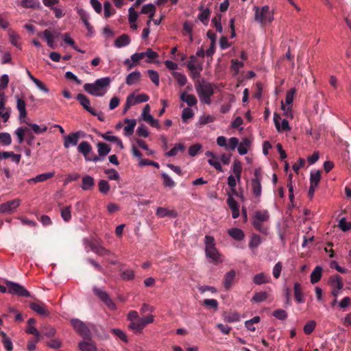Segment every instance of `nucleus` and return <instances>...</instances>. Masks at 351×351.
Wrapping results in <instances>:
<instances>
[{
	"instance_id": "f257e3e1",
	"label": "nucleus",
	"mask_w": 351,
	"mask_h": 351,
	"mask_svg": "<svg viewBox=\"0 0 351 351\" xmlns=\"http://www.w3.org/2000/svg\"><path fill=\"white\" fill-rule=\"evenodd\" d=\"M110 83V79L108 77L97 80L94 83H86L84 85V89L88 93L96 96L102 97L107 92V88Z\"/></svg>"
},
{
	"instance_id": "f03ea898",
	"label": "nucleus",
	"mask_w": 351,
	"mask_h": 351,
	"mask_svg": "<svg viewBox=\"0 0 351 351\" xmlns=\"http://www.w3.org/2000/svg\"><path fill=\"white\" fill-rule=\"evenodd\" d=\"M195 86L200 101L210 105L211 104V97L215 93L213 84L202 80V82H197Z\"/></svg>"
},
{
	"instance_id": "7ed1b4c3",
	"label": "nucleus",
	"mask_w": 351,
	"mask_h": 351,
	"mask_svg": "<svg viewBox=\"0 0 351 351\" xmlns=\"http://www.w3.org/2000/svg\"><path fill=\"white\" fill-rule=\"evenodd\" d=\"M206 254V256L211 258L214 262L220 261V254L215 247V239L213 237L206 235L205 237Z\"/></svg>"
},
{
	"instance_id": "20e7f679",
	"label": "nucleus",
	"mask_w": 351,
	"mask_h": 351,
	"mask_svg": "<svg viewBox=\"0 0 351 351\" xmlns=\"http://www.w3.org/2000/svg\"><path fill=\"white\" fill-rule=\"evenodd\" d=\"M4 283L8 287V292L19 297L29 298L31 294L23 286L19 283L5 280Z\"/></svg>"
},
{
	"instance_id": "39448f33",
	"label": "nucleus",
	"mask_w": 351,
	"mask_h": 351,
	"mask_svg": "<svg viewBox=\"0 0 351 351\" xmlns=\"http://www.w3.org/2000/svg\"><path fill=\"white\" fill-rule=\"evenodd\" d=\"M153 322V315L140 317L139 319L130 322L128 325V328L131 329L136 333H140L148 324L152 323Z\"/></svg>"
},
{
	"instance_id": "423d86ee",
	"label": "nucleus",
	"mask_w": 351,
	"mask_h": 351,
	"mask_svg": "<svg viewBox=\"0 0 351 351\" xmlns=\"http://www.w3.org/2000/svg\"><path fill=\"white\" fill-rule=\"evenodd\" d=\"M255 19L258 22H271L274 19L273 12L268 5L255 8Z\"/></svg>"
},
{
	"instance_id": "0eeeda50",
	"label": "nucleus",
	"mask_w": 351,
	"mask_h": 351,
	"mask_svg": "<svg viewBox=\"0 0 351 351\" xmlns=\"http://www.w3.org/2000/svg\"><path fill=\"white\" fill-rule=\"evenodd\" d=\"M93 148L91 145L87 141H82L78 147L77 151L81 153L86 161H93L97 162L101 160L100 157L95 154H93L92 157H90L88 154L91 152Z\"/></svg>"
},
{
	"instance_id": "6e6552de",
	"label": "nucleus",
	"mask_w": 351,
	"mask_h": 351,
	"mask_svg": "<svg viewBox=\"0 0 351 351\" xmlns=\"http://www.w3.org/2000/svg\"><path fill=\"white\" fill-rule=\"evenodd\" d=\"M71 322L73 327L83 339H90V331L84 322L77 319H73Z\"/></svg>"
},
{
	"instance_id": "1a4fd4ad",
	"label": "nucleus",
	"mask_w": 351,
	"mask_h": 351,
	"mask_svg": "<svg viewBox=\"0 0 351 351\" xmlns=\"http://www.w3.org/2000/svg\"><path fill=\"white\" fill-rule=\"evenodd\" d=\"M21 200L14 199L0 204L1 214H12L19 206Z\"/></svg>"
},
{
	"instance_id": "9d476101",
	"label": "nucleus",
	"mask_w": 351,
	"mask_h": 351,
	"mask_svg": "<svg viewBox=\"0 0 351 351\" xmlns=\"http://www.w3.org/2000/svg\"><path fill=\"white\" fill-rule=\"evenodd\" d=\"M25 133L27 134V138L26 139V142L29 145H32L34 140V136L30 132V130L28 128H23L20 127L17 128V130L15 131V134L18 137V141L19 143H22L24 141V136Z\"/></svg>"
},
{
	"instance_id": "9b49d317",
	"label": "nucleus",
	"mask_w": 351,
	"mask_h": 351,
	"mask_svg": "<svg viewBox=\"0 0 351 351\" xmlns=\"http://www.w3.org/2000/svg\"><path fill=\"white\" fill-rule=\"evenodd\" d=\"M76 99L80 102L81 106L89 113L93 116L97 115V112L90 106L89 99L84 94L79 93L76 96Z\"/></svg>"
},
{
	"instance_id": "f8f14e48",
	"label": "nucleus",
	"mask_w": 351,
	"mask_h": 351,
	"mask_svg": "<svg viewBox=\"0 0 351 351\" xmlns=\"http://www.w3.org/2000/svg\"><path fill=\"white\" fill-rule=\"evenodd\" d=\"M94 293L102 301L104 302L106 306H108L110 309H114L115 308V304L112 302V300L110 298V296L108 294L98 288H94L93 289Z\"/></svg>"
},
{
	"instance_id": "ddd939ff",
	"label": "nucleus",
	"mask_w": 351,
	"mask_h": 351,
	"mask_svg": "<svg viewBox=\"0 0 351 351\" xmlns=\"http://www.w3.org/2000/svg\"><path fill=\"white\" fill-rule=\"evenodd\" d=\"M82 132L78 131L76 132H72L64 137V147L69 148L71 145H77L78 141L80 138V134Z\"/></svg>"
},
{
	"instance_id": "4468645a",
	"label": "nucleus",
	"mask_w": 351,
	"mask_h": 351,
	"mask_svg": "<svg viewBox=\"0 0 351 351\" xmlns=\"http://www.w3.org/2000/svg\"><path fill=\"white\" fill-rule=\"evenodd\" d=\"M150 108L148 104H147L143 110L142 113V117L143 119L148 123L152 127L156 128H160V124L158 123V121L154 119V117L150 114Z\"/></svg>"
},
{
	"instance_id": "2eb2a0df",
	"label": "nucleus",
	"mask_w": 351,
	"mask_h": 351,
	"mask_svg": "<svg viewBox=\"0 0 351 351\" xmlns=\"http://www.w3.org/2000/svg\"><path fill=\"white\" fill-rule=\"evenodd\" d=\"M29 306L32 310L35 311L37 314L41 316H48L49 315V312L47 308L46 305L41 302H32L29 304Z\"/></svg>"
},
{
	"instance_id": "dca6fc26",
	"label": "nucleus",
	"mask_w": 351,
	"mask_h": 351,
	"mask_svg": "<svg viewBox=\"0 0 351 351\" xmlns=\"http://www.w3.org/2000/svg\"><path fill=\"white\" fill-rule=\"evenodd\" d=\"M280 119H281L280 116L277 113H274V124H275L276 130L278 132L290 130L291 128L289 126V121L287 119H282V125L280 126Z\"/></svg>"
},
{
	"instance_id": "f3484780",
	"label": "nucleus",
	"mask_w": 351,
	"mask_h": 351,
	"mask_svg": "<svg viewBox=\"0 0 351 351\" xmlns=\"http://www.w3.org/2000/svg\"><path fill=\"white\" fill-rule=\"evenodd\" d=\"M95 185V179L89 175H85L82 178L81 189L84 191H91Z\"/></svg>"
},
{
	"instance_id": "a211bd4d",
	"label": "nucleus",
	"mask_w": 351,
	"mask_h": 351,
	"mask_svg": "<svg viewBox=\"0 0 351 351\" xmlns=\"http://www.w3.org/2000/svg\"><path fill=\"white\" fill-rule=\"evenodd\" d=\"M55 176V172H48L45 173L39 174L35 178H31L28 180V183H36V182H42L46 181Z\"/></svg>"
},
{
	"instance_id": "6ab92c4d",
	"label": "nucleus",
	"mask_w": 351,
	"mask_h": 351,
	"mask_svg": "<svg viewBox=\"0 0 351 351\" xmlns=\"http://www.w3.org/2000/svg\"><path fill=\"white\" fill-rule=\"evenodd\" d=\"M270 281L271 277L263 272L256 274L253 278V282L257 285L269 283Z\"/></svg>"
},
{
	"instance_id": "aec40b11",
	"label": "nucleus",
	"mask_w": 351,
	"mask_h": 351,
	"mask_svg": "<svg viewBox=\"0 0 351 351\" xmlns=\"http://www.w3.org/2000/svg\"><path fill=\"white\" fill-rule=\"evenodd\" d=\"M235 276L236 272L234 269H231L225 274L223 278V285L226 289L228 290L231 287L235 278Z\"/></svg>"
},
{
	"instance_id": "412c9836",
	"label": "nucleus",
	"mask_w": 351,
	"mask_h": 351,
	"mask_svg": "<svg viewBox=\"0 0 351 351\" xmlns=\"http://www.w3.org/2000/svg\"><path fill=\"white\" fill-rule=\"evenodd\" d=\"M156 215L159 217H177V212L174 210H169L165 208L162 207H158L156 210Z\"/></svg>"
},
{
	"instance_id": "4be33fe9",
	"label": "nucleus",
	"mask_w": 351,
	"mask_h": 351,
	"mask_svg": "<svg viewBox=\"0 0 351 351\" xmlns=\"http://www.w3.org/2000/svg\"><path fill=\"white\" fill-rule=\"evenodd\" d=\"M252 192L256 198H259L262 193V186L260 180L252 179Z\"/></svg>"
},
{
	"instance_id": "5701e85b",
	"label": "nucleus",
	"mask_w": 351,
	"mask_h": 351,
	"mask_svg": "<svg viewBox=\"0 0 351 351\" xmlns=\"http://www.w3.org/2000/svg\"><path fill=\"white\" fill-rule=\"evenodd\" d=\"M130 38L128 34H122L121 36H119L115 40H114V46L117 48H121L125 46H128L130 43Z\"/></svg>"
},
{
	"instance_id": "b1692460",
	"label": "nucleus",
	"mask_w": 351,
	"mask_h": 351,
	"mask_svg": "<svg viewBox=\"0 0 351 351\" xmlns=\"http://www.w3.org/2000/svg\"><path fill=\"white\" fill-rule=\"evenodd\" d=\"M90 247L93 252L99 256H106L110 254V252L108 250L96 243H91L90 244Z\"/></svg>"
},
{
	"instance_id": "393cba45",
	"label": "nucleus",
	"mask_w": 351,
	"mask_h": 351,
	"mask_svg": "<svg viewBox=\"0 0 351 351\" xmlns=\"http://www.w3.org/2000/svg\"><path fill=\"white\" fill-rule=\"evenodd\" d=\"M329 283L332 289H342L343 283L342 278L339 275H334L330 277Z\"/></svg>"
},
{
	"instance_id": "a878e982",
	"label": "nucleus",
	"mask_w": 351,
	"mask_h": 351,
	"mask_svg": "<svg viewBox=\"0 0 351 351\" xmlns=\"http://www.w3.org/2000/svg\"><path fill=\"white\" fill-rule=\"evenodd\" d=\"M294 295L295 300L298 303H304V298L302 293V285L299 282H295L294 284Z\"/></svg>"
},
{
	"instance_id": "bb28decb",
	"label": "nucleus",
	"mask_w": 351,
	"mask_h": 351,
	"mask_svg": "<svg viewBox=\"0 0 351 351\" xmlns=\"http://www.w3.org/2000/svg\"><path fill=\"white\" fill-rule=\"evenodd\" d=\"M180 99L186 102L189 106H195L197 103V100L194 95L187 94L186 92H183L181 94Z\"/></svg>"
},
{
	"instance_id": "cd10ccee",
	"label": "nucleus",
	"mask_w": 351,
	"mask_h": 351,
	"mask_svg": "<svg viewBox=\"0 0 351 351\" xmlns=\"http://www.w3.org/2000/svg\"><path fill=\"white\" fill-rule=\"evenodd\" d=\"M269 219V214L267 210H258L252 217V221L265 222Z\"/></svg>"
},
{
	"instance_id": "c85d7f7f",
	"label": "nucleus",
	"mask_w": 351,
	"mask_h": 351,
	"mask_svg": "<svg viewBox=\"0 0 351 351\" xmlns=\"http://www.w3.org/2000/svg\"><path fill=\"white\" fill-rule=\"evenodd\" d=\"M228 234L237 241H241L245 237L244 232L239 228H233L228 230Z\"/></svg>"
},
{
	"instance_id": "c756f323",
	"label": "nucleus",
	"mask_w": 351,
	"mask_h": 351,
	"mask_svg": "<svg viewBox=\"0 0 351 351\" xmlns=\"http://www.w3.org/2000/svg\"><path fill=\"white\" fill-rule=\"evenodd\" d=\"M141 77V74L139 71H134L127 75L125 79V83L129 85H133L138 82Z\"/></svg>"
},
{
	"instance_id": "7c9ffc66",
	"label": "nucleus",
	"mask_w": 351,
	"mask_h": 351,
	"mask_svg": "<svg viewBox=\"0 0 351 351\" xmlns=\"http://www.w3.org/2000/svg\"><path fill=\"white\" fill-rule=\"evenodd\" d=\"M125 123H127V125L124 127L125 134L127 136H130L134 133V130L136 126V121L135 119H125Z\"/></svg>"
},
{
	"instance_id": "2f4dec72",
	"label": "nucleus",
	"mask_w": 351,
	"mask_h": 351,
	"mask_svg": "<svg viewBox=\"0 0 351 351\" xmlns=\"http://www.w3.org/2000/svg\"><path fill=\"white\" fill-rule=\"evenodd\" d=\"M322 267L320 266L315 267L311 274V282L315 284L319 282L322 278Z\"/></svg>"
},
{
	"instance_id": "473e14b6",
	"label": "nucleus",
	"mask_w": 351,
	"mask_h": 351,
	"mask_svg": "<svg viewBox=\"0 0 351 351\" xmlns=\"http://www.w3.org/2000/svg\"><path fill=\"white\" fill-rule=\"evenodd\" d=\"M97 147H98V154H99L98 156L100 157L101 160H102L101 157L108 155L111 150V147H110V145H108V144H106L105 143H101V142L98 143Z\"/></svg>"
},
{
	"instance_id": "72a5a7b5",
	"label": "nucleus",
	"mask_w": 351,
	"mask_h": 351,
	"mask_svg": "<svg viewBox=\"0 0 351 351\" xmlns=\"http://www.w3.org/2000/svg\"><path fill=\"white\" fill-rule=\"evenodd\" d=\"M20 5L24 8H40V3L39 0H21Z\"/></svg>"
},
{
	"instance_id": "f704fd0d",
	"label": "nucleus",
	"mask_w": 351,
	"mask_h": 351,
	"mask_svg": "<svg viewBox=\"0 0 351 351\" xmlns=\"http://www.w3.org/2000/svg\"><path fill=\"white\" fill-rule=\"evenodd\" d=\"M79 349L81 351H97V348L95 344L90 341H81L78 345Z\"/></svg>"
},
{
	"instance_id": "c9c22d12",
	"label": "nucleus",
	"mask_w": 351,
	"mask_h": 351,
	"mask_svg": "<svg viewBox=\"0 0 351 351\" xmlns=\"http://www.w3.org/2000/svg\"><path fill=\"white\" fill-rule=\"evenodd\" d=\"M111 132H108L105 134H102L101 136L104 139L110 142H114L120 147L121 149L123 148V145L121 140L117 136L111 135Z\"/></svg>"
},
{
	"instance_id": "e433bc0d",
	"label": "nucleus",
	"mask_w": 351,
	"mask_h": 351,
	"mask_svg": "<svg viewBox=\"0 0 351 351\" xmlns=\"http://www.w3.org/2000/svg\"><path fill=\"white\" fill-rule=\"evenodd\" d=\"M38 35L39 36H43L46 39L47 43V45L50 48L55 49L56 47V45L55 43L54 39L51 38V34H49V29H45L43 32H39L38 34Z\"/></svg>"
},
{
	"instance_id": "4c0bfd02",
	"label": "nucleus",
	"mask_w": 351,
	"mask_h": 351,
	"mask_svg": "<svg viewBox=\"0 0 351 351\" xmlns=\"http://www.w3.org/2000/svg\"><path fill=\"white\" fill-rule=\"evenodd\" d=\"M185 146L183 143H178L170 151L167 152L165 155L168 157H173L176 156L178 152H183Z\"/></svg>"
},
{
	"instance_id": "58836bf2",
	"label": "nucleus",
	"mask_w": 351,
	"mask_h": 351,
	"mask_svg": "<svg viewBox=\"0 0 351 351\" xmlns=\"http://www.w3.org/2000/svg\"><path fill=\"white\" fill-rule=\"evenodd\" d=\"M232 171L238 181L241 180L242 173V165L239 160H234L232 166Z\"/></svg>"
},
{
	"instance_id": "ea45409f",
	"label": "nucleus",
	"mask_w": 351,
	"mask_h": 351,
	"mask_svg": "<svg viewBox=\"0 0 351 351\" xmlns=\"http://www.w3.org/2000/svg\"><path fill=\"white\" fill-rule=\"evenodd\" d=\"M154 12L155 6L151 3L143 5L141 9L142 13L149 14V20L147 22H150L152 20Z\"/></svg>"
},
{
	"instance_id": "a19ab883",
	"label": "nucleus",
	"mask_w": 351,
	"mask_h": 351,
	"mask_svg": "<svg viewBox=\"0 0 351 351\" xmlns=\"http://www.w3.org/2000/svg\"><path fill=\"white\" fill-rule=\"evenodd\" d=\"M25 106H26L25 102L23 99L19 98L17 99L16 107H17L18 110L19 111L20 119L25 117L27 115Z\"/></svg>"
},
{
	"instance_id": "79ce46f5",
	"label": "nucleus",
	"mask_w": 351,
	"mask_h": 351,
	"mask_svg": "<svg viewBox=\"0 0 351 351\" xmlns=\"http://www.w3.org/2000/svg\"><path fill=\"white\" fill-rule=\"evenodd\" d=\"M27 125L31 128L33 132L36 134H43L47 130V127L45 125L40 126L36 123H27Z\"/></svg>"
},
{
	"instance_id": "37998d69",
	"label": "nucleus",
	"mask_w": 351,
	"mask_h": 351,
	"mask_svg": "<svg viewBox=\"0 0 351 351\" xmlns=\"http://www.w3.org/2000/svg\"><path fill=\"white\" fill-rule=\"evenodd\" d=\"M172 76L177 81L180 86H184L187 82V78L186 75L181 73L173 71L172 73Z\"/></svg>"
},
{
	"instance_id": "c03bdc74",
	"label": "nucleus",
	"mask_w": 351,
	"mask_h": 351,
	"mask_svg": "<svg viewBox=\"0 0 351 351\" xmlns=\"http://www.w3.org/2000/svg\"><path fill=\"white\" fill-rule=\"evenodd\" d=\"M163 185L165 187L173 188L176 186V182L170 178V176L166 173H162L161 174Z\"/></svg>"
},
{
	"instance_id": "a18cd8bd",
	"label": "nucleus",
	"mask_w": 351,
	"mask_h": 351,
	"mask_svg": "<svg viewBox=\"0 0 351 351\" xmlns=\"http://www.w3.org/2000/svg\"><path fill=\"white\" fill-rule=\"evenodd\" d=\"M267 297L268 294L265 291L256 292L253 296L252 301L260 303L267 300Z\"/></svg>"
},
{
	"instance_id": "49530a36",
	"label": "nucleus",
	"mask_w": 351,
	"mask_h": 351,
	"mask_svg": "<svg viewBox=\"0 0 351 351\" xmlns=\"http://www.w3.org/2000/svg\"><path fill=\"white\" fill-rule=\"evenodd\" d=\"M321 179V171H317L315 173H311L310 176V185L317 186Z\"/></svg>"
},
{
	"instance_id": "de8ad7c7",
	"label": "nucleus",
	"mask_w": 351,
	"mask_h": 351,
	"mask_svg": "<svg viewBox=\"0 0 351 351\" xmlns=\"http://www.w3.org/2000/svg\"><path fill=\"white\" fill-rule=\"evenodd\" d=\"M99 191L102 194L106 195L110 191V185L105 180H100L98 182Z\"/></svg>"
},
{
	"instance_id": "09e8293b",
	"label": "nucleus",
	"mask_w": 351,
	"mask_h": 351,
	"mask_svg": "<svg viewBox=\"0 0 351 351\" xmlns=\"http://www.w3.org/2000/svg\"><path fill=\"white\" fill-rule=\"evenodd\" d=\"M261 243V237L256 234H252L251 236V239L249 243V247L250 248H256L260 245Z\"/></svg>"
},
{
	"instance_id": "8fccbe9b",
	"label": "nucleus",
	"mask_w": 351,
	"mask_h": 351,
	"mask_svg": "<svg viewBox=\"0 0 351 351\" xmlns=\"http://www.w3.org/2000/svg\"><path fill=\"white\" fill-rule=\"evenodd\" d=\"M61 217L64 221H69L71 219V206H65L61 209Z\"/></svg>"
},
{
	"instance_id": "3c124183",
	"label": "nucleus",
	"mask_w": 351,
	"mask_h": 351,
	"mask_svg": "<svg viewBox=\"0 0 351 351\" xmlns=\"http://www.w3.org/2000/svg\"><path fill=\"white\" fill-rule=\"evenodd\" d=\"M296 93L295 88H293L289 90L286 94L285 97V103L288 106H291V104L293 103L294 96Z\"/></svg>"
},
{
	"instance_id": "603ef678",
	"label": "nucleus",
	"mask_w": 351,
	"mask_h": 351,
	"mask_svg": "<svg viewBox=\"0 0 351 351\" xmlns=\"http://www.w3.org/2000/svg\"><path fill=\"white\" fill-rule=\"evenodd\" d=\"M253 226L261 233L267 234V228L264 225V222L261 221H252Z\"/></svg>"
},
{
	"instance_id": "864d4df0",
	"label": "nucleus",
	"mask_w": 351,
	"mask_h": 351,
	"mask_svg": "<svg viewBox=\"0 0 351 351\" xmlns=\"http://www.w3.org/2000/svg\"><path fill=\"white\" fill-rule=\"evenodd\" d=\"M40 333L41 335L52 337L56 334V330L51 326H45L41 329Z\"/></svg>"
},
{
	"instance_id": "5fc2aeb1",
	"label": "nucleus",
	"mask_w": 351,
	"mask_h": 351,
	"mask_svg": "<svg viewBox=\"0 0 351 351\" xmlns=\"http://www.w3.org/2000/svg\"><path fill=\"white\" fill-rule=\"evenodd\" d=\"M0 142L3 145H9L12 143V138L9 133L3 132L0 133Z\"/></svg>"
},
{
	"instance_id": "6e6d98bb",
	"label": "nucleus",
	"mask_w": 351,
	"mask_h": 351,
	"mask_svg": "<svg viewBox=\"0 0 351 351\" xmlns=\"http://www.w3.org/2000/svg\"><path fill=\"white\" fill-rule=\"evenodd\" d=\"M104 173L108 175V178L111 180H119L120 179L119 173L114 169H106Z\"/></svg>"
},
{
	"instance_id": "4d7b16f0",
	"label": "nucleus",
	"mask_w": 351,
	"mask_h": 351,
	"mask_svg": "<svg viewBox=\"0 0 351 351\" xmlns=\"http://www.w3.org/2000/svg\"><path fill=\"white\" fill-rule=\"evenodd\" d=\"M147 73L149 77L152 80V82L156 85H159V75L157 71L154 70L149 69L147 71Z\"/></svg>"
},
{
	"instance_id": "13d9d810",
	"label": "nucleus",
	"mask_w": 351,
	"mask_h": 351,
	"mask_svg": "<svg viewBox=\"0 0 351 351\" xmlns=\"http://www.w3.org/2000/svg\"><path fill=\"white\" fill-rule=\"evenodd\" d=\"M121 277L124 280H131L134 278V272L132 269H125L121 273Z\"/></svg>"
},
{
	"instance_id": "bf43d9fd",
	"label": "nucleus",
	"mask_w": 351,
	"mask_h": 351,
	"mask_svg": "<svg viewBox=\"0 0 351 351\" xmlns=\"http://www.w3.org/2000/svg\"><path fill=\"white\" fill-rule=\"evenodd\" d=\"M316 322L313 320L309 321L304 326V332L306 335H310L315 329Z\"/></svg>"
},
{
	"instance_id": "052dcab7",
	"label": "nucleus",
	"mask_w": 351,
	"mask_h": 351,
	"mask_svg": "<svg viewBox=\"0 0 351 351\" xmlns=\"http://www.w3.org/2000/svg\"><path fill=\"white\" fill-rule=\"evenodd\" d=\"M273 316L280 320H285L287 318V313L282 309H277L273 312Z\"/></svg>"
},
{
	"instance_id": "680f3d73",
	"label": "nucleus",
	"mask_w": 351,
	"mask_h": 351,
	"mask_svg": "<svg viewBox=\"0 0 351 351\" xmlns=\"http://www.w3.org/2000/svg\"><path fill=\"white\" fill-rule=\"evenodd\" d=\"M192 29H193V23H184L183 34L189 36L190 42L193 41V36L191 34Z\"/></svg>"
},
{
	"instance_id": "e2e57ef3",
	"label": "nucleus",
	"mask_w": 351,
	"mask_h": 351,
	"mask_svg": "<svg viewBox=\"0 0 351 351\" xmlns=\"http://www.w3.org/2000/svg\"><path fill=\"white\" fill-rule=\"evenodd\" d=\"M210 14V12L208 8H201V11H200L199 14H198V19L202 22H203L204 21L208 19Z\"/></svg>"
},
{
	"instance_id": "0e129e2a",
	"label": "nucleus",
	"mask_w": 351,
	"mask_h": 351,
	"mask_svg": "<svg viewBox=\"0 0 351 351\" xmlns=\"http://www.w3.org/2000/svg\"><path fill=\"white\" fill-rule=\"evenodd\" d=\"M136 104L134 101V95L131 94L128 96L126 99V102L125 104V107L123 110V114L126 113V112L129 110L131 106Z\"/></svg>"
},
{
	"instance_id": "69168bd1",
	"label": "nucleus",
	"mask_w": 351,
	"mask_h": 351,
	"mask_svg": "<svg viewBox=\"0 0 351 351\" xmlns=\"http://www.w3.org/2000/svg\"><path fill=\"white\" fill-rule=\"evenodd\" d=\"M339 228L344 232L351 230V222H347L344 217L339 221Z\"/></svg>"
},
{
	"instance_id": "338daca9",
	"label": "nucleus",
	"mask_w": 351,
	"mask_h": 351,
	"mask_svg": "<svg viewBox=\"0 0 351 351\" xmlns=\"http://www.w3.org/2000/svg\"><path fill=\"white\" fill-rule=\"evenodd\" d=\"M9 37H10V43L13 45H14V46L18 47L19 45V44L18 43V40L20 38L19 36L16 32H14V31H10L9 32Z\"/></svg>"
},
{
	"instance_id": "774afa93",
	"label": "nucleus",
	"mask_w": 351,
	"mask_h": 351,
	"mask_svg": "<svg viewBox=\"0 0 351 351\" xmlns=\"http://www.w3.org/2000/svg\"><path fill=\"white\" fill-rule=\"evenodd\" d=\"M193 115V110L190 108H186L182 111V119L183 121H186L187 119L192 118Z\"/></svg>"
}]
</instances>
